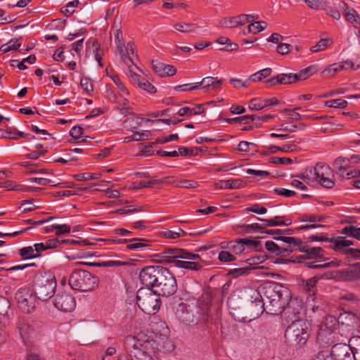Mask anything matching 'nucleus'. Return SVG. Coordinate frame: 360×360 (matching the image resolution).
I'll list each match as a JSON object with an SVG mask.
<instances>
[{
    "instance_id": "nucleus-13",
    "label": "nucleus",
    "mask_w": 360,
    "mask_h": 360,
    "mask_svg": "<svg viewBox=\"0 0 360 360\" xmlns=\"http://www.w3.org/2000/svg\"><path fill=\"white\" fill-rule=\"evenodd\" d=\"M309 172L316 179H319V183L323 187L331 188L335 186V181L329 177L331 171L328 165L316 164L314 168H310Z\"/></svg>"
},
{
    "instance_id": "nucleus-16",
    "label": "nucleus",
    "mask_w": 360,
    "mask_h": 360,
    "mask_svg": "<svg viewBox=\"0 0 360 360\" xmlns=\"http://www.w3.org/2000/svg\"><path fill=\"white\" fill-rule=\"evenodd\" d=\"M53 304L58 310L64 312L72 311L76 306L75 298L67 292H58L54 298Z\"/></svg>"
},
{
    "instance_id": "nucleus-28",
    "label": "nucleus",
    "mask_w": 360,
    "mask_h": 360,
    "mask_svg": "<svg viewBox=\"0 0 360 360\" xmlns=\"http://www.w3.org/2000/svg\"><path fill=\"white\" fill-rule=\"evenodd\" d=\"M301 252L307 253V258L314 259L316 262H321L324 260L323 250L321 248H304L303 247Z\"/></svg>"
},
{
    "instance_id": "nucleus-40",
    "label": "nucleus",
    "mask_w": 360,
    "mask_h": 360,
    "mask_svg": "<svg viewBox=\"0 0 360 360\" xmlns=\"http://www.w3.org/2000/svg\"><path fill=\"white\" fill-rule=\"evenodd\" d=\"M271 72H272V70L271 68H264L263 70H261L251 75L248 78V81L252 82H257L262 81L263 79L269 77L271 75Z\"/></svg>"
},
{
    "instance_id": "nucleus-32",
    "label": "nucleus",
    "mask_w": 360,
    "mask_h": 360,
    "mask_svg": "<svg viewBox=\"0 0 360 360\" xmlns=\"http://www.w3.org/2000/svg\"><path fill=\"white\" fill-rule=\"evenodd\" d=\"M345 65H340L338 63H333L321 72V75L324 78H330L335 76L338 72L345 70Z\"/></svg>"
},
{
    "instance_id": "nucleus-10",
    "label": "nucleus",
    "mask_w": 360,
    "mask_h": 360,
    "mask_svg": "<svg viewBox=\"0 0 360 360\" xmlns=\"http://www.w3.org/2000/svg\"><path fill=\"white\" fill-rule=\"evenodd\" d=\"M360 162V155H352L349 158L339 157L336 158L333 163V167L338 174L340 176L352 179L358 176L360 172L356 169H352L350 162L357 164Z\"/></svg>"
},
{
    "instance_id": "nucleus-41",
    "label": "nucleus",
    "mask_w": 360,
    "mask_h": 360,
    "mask_svg": "<svg viewBox=\"0 0 360 360\" xmlns=\"http://www.w3.org/2000/svg\"><path fill=\"white\" fill-rule=\"evenodd\" d=\"M266 27V22L257 21L255 22L250 23L247 27V31L246 32L244 31L243 34H246L252 33L255 34H257V33L264 30Z\"/></svg>"
},
{
    "instance_id": "nucleus-12",
    "label": "nucleus",
    "mask_w": 360,
    "mask_h": 360,
    "mask_svg": "<svg viewBox=\"0 0 360 360\" xmlns=\"http://www.w3.org/2000/svg\"><path fill=\"white\" fill-rule=\"evenodd\" d=\"M116 53L119 54L122 61L128 67L129 72L134 70V68L141 70L134 62V57L138 58L135 52V45L134 42L129 41L127 44H124L116 47Z\"/></svg>"
},
{
    "instance_id": "nucleus-58",
    "label": "nucleus",
    "mask_w": 360,
    "mask_h": 360,
    "mask_svg": "<svg viewBox=\"0 0 360 360\" xmlns=\"http://www.w3.org/2000/svg\"><path fill=\"white\" fill-rule=\"evenodd\" d=\"M186 233L181 229H178L177 231L167 230L164 232V236L167 238L176 239L181 236H184Z\"/></svg>"
},
{
    "instance_id": "nucleus-21",
    "label": "nucleus",
    "mask_w": 360,
    "mask_h": 360,
    "mask_svg": "<svg viewBox=\"0 0 360 360\" xmlns=\"http://www.w3.org/2000/svg\"><path fill=\"white\" fill-rule=\"evenodd\" d=\"M245 182L241 179L219 180L214 184L218 189H239L245 186Z\"/></svg>"
},
{
    "instance_id": "nucleus-50",
    "label": "nucleus",
    "mask_w": 360,
    "mask_h": 360,
    "mask_svg": "<svg viewBox=\"0 0 360 360\" xmlns=\"http://www.w3.org/2000/svg\"><path fill=\"white\" fill-rule=\"evenodd\" d=\"M316 72V68L314 66H309L307 68L301 70L296 73L299 80H305Z\"/></svg>"
},
{
    "instance_id": "nucleus-24",
    "label": "nucleus",
    "mask_w": 360,
    "mask_h": 360,
    "mask_svg": "<svg viewBox=\"0 0 360 360\" xmlns=\"http://www.w3.org/2000/svg\"><path fill=\"white\" fill-rule=\"evenodd\" d=\"M306 304L307 307L314 312L325 311L327 307L326 302L316 295L307 297Z\"/></svg>"
},
{
    "instance_id": "nucleus-15",
    "label": "nucleus",
    "mask_w": 360,
    "mask_h": 360,
    "mask_svg": "<svg viewBox=\"0 0 360 360\" xmlns=\"http://www.w3.org/2000/svg\"><path fill=\"white\" fill-rule=\"evenodd\" d=\"M162 268L161 266H148L143 268L139 273L141 283L153 289L157 282L158 275L160 274Z\"/></svg>"
},
{
    "instance_id": "nucleus-38",
    "label": "nucleus",
    "mask_w": 360,
    "mask_h": 360,
    "mask_svg": "<svg viewBox=\"0 0 360 360\" xmlns=\"http://www.w3.org/2000/svg\"><path fill=\"white\" fill-rule=\"evenodd\" d=\"M265 84L268 87L275 86L278 84H290L287 74L278 75L276 77L266 80Z\"/></svg>"
},
{
    "instance_id": "nucleus-8",
    "label": "nucleus",
    "mask_w": 360,
    "mask_h": 360,
    "mask_svg": "<svg viewBox=\"0 0 360 360\" xmlns=\"http://www.w3.org/2000/svg\"><path fill=\"white\" fill-rule=\"evenodd\" d=\"M152 290L158 295L169 297L174 294L177 290L175 277L167 269L163 267Z\"/></svg>"
},
{
    "instance_id": "nucleus-33",
    "label": "nucleus",
    "mask_w": 360,
    "mask_h": 360,
    "mask_svg": "<svg viewBox=\"0 0 360 360\" xmlns=\"http://www.w3.org/2000/svg\"><path fill=\"white\" fill-rule=\"evenodd\" d=\"M174 27L181 32L197 33L199 27L195 23L178 22L174 25Z\"/></svg>"
},
{
    "instance_id": "nucleus-53",
    "label": "nucleus",
    "mask_w": 360,
    "mask_h": 360,
    "mask_svg": "<svg viewBox=\"0 0 360 360\" xmlns=\"http://www.w3.org/2000/svg\"><path fill=\"white\" fill-rule=\"evenodd\" d=\"M346 20L351 23H357L359 20L356 11L352 8H347L345 13Z\"/></svg>"
},
{
    "instance_id": "nucleus-14",
    "label": "nucleus",
    "mask_w": 360,
    "mask_h": 360,
    "mask_svg": "<svg viewBox=\"0 0 360 360\" xmlns=\"http://www.w3.org/2000/svg\"><path fill=\"white\" fill-rule=\"evenodd\" d=\"M313 240H326L330 243V248L335 252H340L347 255L348 250H351L352 245H354V242L349 239H347L346 236H335L331 238H318L316 236H312Z\"/></svg>"
},
{
    "instance_id": "nucleus-64",
    "label": "nucleus",
    "mask_w": 360,
    "mask_h": 360,
    "mask_svg": "<svg viewBox=\"0 0 360 360\" xmlns=\"http://www.w3.org/2000/svg\"><path fill=\"white\" fill-rule=\"evenodd\" d=\"M75 176L79 181H88L90 179H96L98 178V174L89 172L78 174Z\"/></svg>"
},
{
    "instance_id": "nucleus-7",
    "label": "nucleus",
    "mask_w": 360,
    "mask_h": 360,
    "mask_svg": "<svg viewBox=\"0 0 360 360\" xmlns=\"http://www.w3.org/2000/svg\"><path fill=\"white\" fill-rule=\"evenodd\" d=\"M56 282L51 274H39L35 277L34 292L39 300L47 301L53 297Z\"/></svg>"
},
{
    "instance_id": "nucleus-60",
    "label": "nucleus",
    "mask_w": 360,
    "mask_h": 360,
    "mask_svg": "<svg viewBox=\"0 0 360 360\" xmlns=\"http://www.w3.org/2000/svg\"><path fill=\"white\" fill-rule=\"evenodd\" d=\"M246 210L258 214H264L267 212V209L266 207L257 203L252 204L250 207H247Z\"/></svg>"
},
{
    "instance_id": "nucleus-39",
    "label": "nucleus",
    "mask_w": 360,
    "mask_h": 360,
    "mask_svg": "<svg viewBox=\"0 0 360 360\" xmlns=\"http://www.w3.org/2000/svg\"><path fill=\"white\" fill-rule=\"evenodd\" d=\"M129 263L127 262H122L119 260H108L98 262L89 263V265L98 267H108V266H126Z\"/></svg>"
},
{
    "instance_id": "nucleus-49",
    "label": "nucleus",
    "mask_w": 360,
    "mask_h": 360,
    "mask_svg": "<svg viewBox=\"0 0 360 360\" xmlns=\"http://www.w3.org/2000/svg\"><path fill=\"white\" fill-rule=\"evenodd\" d=\"M20 46V44L18 42V40L12 39L8 43L3 44L0 47V51L3 53H7L12 50H17Z\"/></svg>"
},
{
    "instance_id": "nucleus-18",
    "label": "nucleus",
    "mask_w": 360,
    "mask_h": 360,
    "mask_svg": "<svg viewBox=\"0 0 360 360\" xmlns=\"http://www.w3.org/2000/svg\"><path fill=\"white\" fill-rule=\"evenodd\" d=\"M128 76L130 81L133 84H136L139 88L150 94L155 93L156 88L147 79L134 72V70L128 73Z\"/></svg>"
},
{
    "instance_id": "nucleus-5",
    "label": "nucleus",
    "mask_w": 360,
    "mask_h": 360,
    "mask_svg": "<svg viewBox=\"0 0 360 360\" xmlns=\"http://www.w3.org/2000/svg\"><path fill=\"white\" fill-rule=\"evenodd\" d=\"M98 276L91 274L86 270L75 269L69 278V285L74 290L81 292L93 290L98 286Z\"/></svg>"
},
{
    "instance_id": "nucleus-2",
    "label": "nucleus",
    "mask_w": 360,
    "mask_h": 360,
    "mask_svg": "<svg viewBox=\"0 0 360 360\" xmlns=\"http://www.w3.org/2000/svg\"><path fill=\"white\" fill-rule=\"evenodd\" d=\"M164 260L174 266L191 271H198L202 268L199 255L190 252L184 249L168 248L164 252Z\"/></svg>"
},
{
    "instance_id": "nucleus-46",
    "label": "nucleus",
    "mask_w": 360,
    "mask_h": 360,
    "mask_svg": "<svg viewBox=\"0 0 360 360\" xmlns=\"http://www.w3.org/2000/svg\"><path fill=\"white\" fill-rule=\"evenodd\" d=\"M250 266L246 265L243 267L230 269L228 274L233 278H237L239 276H247L250 274Z\"/></svg>"
},
{
    "instance_id": "nucleus-37",
    "label": "nucleus",
    "mask_w": 360,
    "mask_h": 360,
    "mask_svg": "<svg viewBox=\"0 0 360 360\" xmlns=\"http://www.w3.org/2000/svg\"><path fill=\"white\" fill-rule=\"evenodd\" d=\"M266 257L264 255H257L250 257L245 260V263L248 266H250V271L252 269H262V266H259L260 264H262Z\"/></svg>"
},
{
    "instance_id": "nucleus-63",
    "label": "nucleus",
    "mask_w": 360,
    "mask_h": 360,
    "mask_svg": "<svg viewBox=\"0 0 360 360\" xmlns=\"http://www.w3.org/2000/svg\"><path fill=\"white\" fill-rule=\"evenodd\" d=\"M56 229V235L60 236L63 234H67L70 232V226L68 224H56L55 226Z\"/></svg>"
},
{
    "instance_id": "nucleus-42",
    "label": "nucleus",
    "mask_w": 360,
    "mask_h": 360,
    "mask_svg": "<svg viewBox=\"0 0 360 360\" xmlns=\"http://www.w3.org/2000/svg\"><path fill=\"white\" fill-rule=\"evenodd\" d=\"M169 176L165 177L162 179H150L148 181H141L139 182L137 188H152L155 184H167L169 183Z\"/></svg>"
},
{
    "instance_id": "nucleus-44",
    "label": "nucleus",
    "mask_w": 360,
    "mask_h": 360,
    "mask_svg": "<svg viewBox=\"0 0 360 360\" xmlns=\"http://www.w3.org/2000/svg\"><path fill=\"white\" fill-rule=\"evenodd\" d=\"M110 77L117 86L119 94L121 95V96L129 95V91L127 90L124 84L122 82L121 79H120L117 75H112L110 76Z\"/></svg>"
},
{
    "instance_id": "nucleus-11",
    "label": "nucleus",
    "mask_w": 360,
    "mask_h": 360,
    "mask_svg": "<svg viewBox=\"0 0 360 360\" xmlns=\"http://www.w3.org/2000/svg\"><path fill=\"white\" fill-rule=\"evenodd\" d=\"M18 308L24 313H32L36 308L37 296L28 288H21L15 294Z\"/></svg>"
},
{
    "instance_id": "nucleus-35",
    "label": "nucleus",
    "mask_w": 360,
    "mask_h": 360,
    "mask_svg": "<svg viewBox=\"0 0 360 360\" xmlns=\"http://www.w3.org/2000/svg\"><path fill=\"white\" fill-rule=\"evenodd\" d=\"M340 233L342 235L360 240V227L347 225L343 227Z\"/></svg>"
},
{
    "instance_id": "nucleus-52",
    "label": "nucleus",
    "mask_w": 360,
    "mask_h": 360,
    "mask_svg": "<svg viewBox=\"0 0 360 360\" xmlns=\"http://www.w3.org/2000/svg\"><path fill=\"white\" fill-rule=\"evenodd\" d=\"M325 105L328 108H345L347 105V101L342 98L333 99L326 101Z\"/></svg>"
},
{
    "instance_id": "nucleus-47",
    "label": "nucleus",
    "mask_w": 360,
    "mask_h": 360,
    "mask_svg": "<svg viewBox=\"0 0 360 360\" xmlns=\"http://www.w3.org/2000/svg\"><path fill=\"white\" fill-rule=\"evenodd\" d=\"M227 248L235 255H240L245 250V248L243 247L240 240L228 242Z\"/></svg>"
},
{
    "instance_id": "nucleus-4",
    "label": "nucleus",
    "mask_w": 360,
    "mask_h": 360,
    "mask_svg": "<svg viewBox=\"0 0 360 360\" xmlns=\"http://www.w3.org/2000/svg\"><path fill=\"white\" fill-rule=\"evenodd\" d=\"M309 337V324L303 320L292 322L285 331V341L292 348H300L304 345Z\"/></svg>"
},
{
    "instance_id": "nucleus-25",
    "label": "nucleus",
    "mask_w": 360,
    "mask_h": 360,
    "mask_svg": "<svg viewBox=\"0 0 360 360\" xmlns=\"http://www.w3.org/2000/svg\"><path fill=\"white\" fill-rule=\"evenodd\" d=\"M340 274L346 281H360V263L341 271Z\"/></svg>"
},
{
    "instance_id": "nucleus-48",
    "label": "nucleus",
    "mask_w": 360,
    "mask_h": 360,
    "mask_svg": "<svg viewBox=\"0 0 360 360\" xmlns=\"http://www.w3.org/2000/svg\"><path fill=\"white\" fill-rule=\"evenodd\" d=\"M79 4V0H73L66 4L65 6L61 8V12L67 17L70 16L75 12V8Z\"/></svg>"
},
{
    "instance_id": "nucleus-57",
    "label": "nucleus",
    "mask_w": 360,
    "mask_h": 360,
    "mask_svg": "<svg viewBox=\"0 0 360 360\" xmlns=\"http://www.w3.org/2000/svg\"><path fill=\"white\" fill-rule=\"evenodd\" d=\"M80 85L83 90L87 94H90L94 91L92 82L86 77H83L80 80Z\"/></svg>"
},
{
    "instance_id": "nucleus-45",
    "label": "nucleus",
    "mask_w": 360,
    "mask_h": 360,
    "mask_svg": "<svg viewBox=\"0 0 360 360\" xmlns=\"http://www.w3.org/2000/svg\"><path fill=\"white\" fill-rule=\"evenodd\" d=\"M168 184H171L176 187L186 188H195L198 186V183L196 181H193V180H188V179L174 181L172 182H170L169 181Z\"/></svg>"
},
{
    "instance_id": "nucleus-29",
    "label": "nucleus",
    "mask_w": 360,
    "mask_h": 360,
    "mask_svg": "<svg viewBox=\"0 0 360 360\" xmlns=\"http://www.w3.org/2000/svg\"><path fill=\"white\" fill-rule=\"evenodd\" d=\"M284 217L276 216L274 218L264 219L257 217V219L262 222H267L269 226H290L292 224V220L290 219H283Z\"/></svg>"
},
{
    "instance_id": "nucleus-54",
    "label": "nucleus",
    "mask_w": 360,
    "mask_h": 360,
    "mask_svg": "<svg viewBox=\"0 0 360 360\" xmlns=\"http://www.w3.org/2000/svg\"><path fill=\"white\" fill-rule=\"evenodd\" d=\"M118 103L121 106L120 111L122 114L127 115L128 114H132L133 110L131 106L129 104V101L125 98H122L120 101H118Z\"/></svg>"
},
{
    "instance_id": "nucleus-59",
    "label": "nucleus",
    "mask_w": 360,
    "mask_h": 360,
    "mask_svg": "<svg viewBox=\"0 0 360 360\" xmlns=\"http://www.w3.org/2000/svg\"><path fill=\"white\" fill-rule=\"evenodd\" d=\"M328 46V40L326 39H320L316 45L310 48L312 52H319L325 50Z\"/></svg>"
},
{
    "instance_id": "nucleus-9",
    "label": "nucleus",
    "mask_w": 360,
    "mask_h": 360,
    "mask_svg": "<svg viewBox=\"0 0 360 360\" xmlns=\"http://www.w3.org/2000/svg\"><path fill=\"white\" fill-rule=\"evenodd\" d=\"M312 360H354L351 348L346 344H336L331 350L321 351Z\"/></svg>"
},
{
    "instance_id": "nucleus-55",
    "label": "nucleus",
    "mask_w": 360,
    "mask_h": 360,
    "mask_svg": "<svg viewBox=\"0 0 360 360\" xmlns=\"http://www.w3.org/2000/svg\"><path fill=\"white\" fill-rule=\"evenodd\" d=\"M248 108L251 110H260L264 108L263 99L260 98H255L250 101Z\"/></svg>"
},
{
    "instance_id": "nucleus-27",
    "label": "nucleus",
    "mask_w": 360,
    "mask_h": 360,
    "mask_svg": "<svg viewBox=\"0 0 360 360\" xmlns=\"http://www.w3.org/2000/svg\"><path fill=\"white\" fill-rule=\"evenodd\" d=\"M223 82L222 79H219L217 77H207L202 79L201 84H202V89L208 92L219 89Z\"/></svg>"
},
{
    "instance_id": "nucleus-23",
    "label": "nucleus",
    "mask_w": 360,
    "mask_h": 360,
    "mask_svg": "<svg viewBox=\"0 0 360 360\" xmlns=\"http://www.w3.org/2000/svg\"><path fill=\"white\" fill-rule=\"evenodd\" d=\"M176 314L179 320L182 323L188 324L191 322H193V314L190 310L189 306L185 303L182 302L179 304Z\"/></svg>"
},
{
    "instance_id": "nucleus-26",
    "label": "nucleus",
    "mask_w": 360,
    "mask_h": 360,
    "mask_svg": "<svg viewBox=\"0 0 360 360\" xmlns=\"http://www.w3.org/2000/svg\"><path fill=\"white\" fill-rule=\"evenodd\" d=\"M150 247V241L143 238L129 239L126 248L131 250H143Z\"/></svg>"
},
{
    "instance_id": "nucleus-62",
    "label": "nucleus",
    "mask_w": 360,
    "mask_h": 360,
    "mask_svg": "<svg viewBox=\"0 0 360 360\" xmlns=\"http://www.w3.org/2000/svg\"><path fill=\"white\" fill-rule=\"evenodd\" d=\"M265 248L267 250L271 253H275L276 255H278L281 252V248L273 241H266L265 243Z\"/></svg>"
},
{
    "instance_id": "nucleus-43",
    "label": "nucleus",
    "mask_w": 360,
    "mask_h": 360,
    "mask_svg": "<svg viewBox=\"0 0 360 360\" xmlns=\"http://www.w3.org/2000/svg\"><path fill=\"white\" fill-rule=\"evenodd\" d=\"M19 255L23 258V259H32L38 257L40 256V254L36 253L34 249V247L32 246H27L22 248L19 250Z\"/></svg>"
},
{
    "instance_id": "nucleus-56",
    "label": "nucleus",
    "mask_w": 360,
    "mask_h": 360,
    "mask_svg": "<svg viewBox=\"0 0 360 360\" xmlns=\"http://www.w3.org/2000/svg\"><path fill=\"white\" fill-rule=\"evenodd\" d=\"M218 259L220 262H229L235 261L236 257L233 253L232 254L229 251L222 250L219 253Z\"/></svg>"
},
{
    "instance_id": "nucleus-51",
    "label": "nucleus",
    "mask_w": 360,
    "mask_h": 360,
    "mask_svg": "<svg viewBox=\"0 0 360 360\" xmlns=\"http://www.w3.org/2000/svg\"><path fill=\"white\" fill-rule=\"evenodd\" d=\"M1 186L7 188L8 190H13V191H35L37 189H39V188H31V187L22 189L20 186L15 184V183H14L11 181H6L4 182L3 185Z\"/></svg>"
},
{
    "instance_id": "nucleus-34",
    "label": "nucleus",
    "mask_w": 360,
    "mask_h": 360,
    "mask_svg": "<svg viewBox=\"0 0 360 360\" xmlns=\"http://www.w3.org/2000/svg\"><path fill=\"white\" fill-rule=\"evenodd\" d=\"M203 111V107L200 105H198L193 108H191L189 107H183L178 110L177 114L181 117L192 116L195 115H200L202 113Z\"/></svg>"
},
{
    "instance_id": "nucleus-20",
    "label": "nucleus",
    "mask_w": 360,
    "mask_h": 360,
    "mask_svg": "<svg viewBox=\"0 0 360 360\" xmlns=\"http://www.w3.org/2000/svg\"><path fill=\"white\" fill-rule=\"evenodd\" d=\"M152 68L160 77L172 76L176 72V69L174 66L158 60L152 61Z\"/></svg>"
},
{
    "instance_id": "nucleus-17",
    "label": "nucleus",
    "mask_w": 360,
    "mask_h": 360,
    "mask_svg": "<svg viewBox=\"0 0 360 360\" xmlns=\"http://www.w3.org/2000/svg\"><path fill=\"white\" fill-rule=\"evenodd\" d=\"M255 18V17L252 15L241 14L237 16L224 18L220 20L219 24L225 28H233L250 22Z\"/></svg>"
},
{
    "instance_id": "nucleus-30",
    "label": "nucleus",
    "mask_w": 360,
    "mask_h": 360,
    "mask_svg": "<svg viewBox=\"0 0 360 360\" xmlns=\"http://www.w3.org/2000/svg\"><path fill=\"white\" fill-rule=\"evenodd\" d=\"M276 240H280L285 243L288 244L290 251H293L294 250L298 249L301 251L302 250V243L300 239L293 238V237H286V236H279L274 238Z\"/></svg>"
},
{
    "instance_id": "nucleus-22",
    "label": "nucleus",
    "mask_w": 360,
    "mask_h": 360,
    "mask_svg": "<svg viewBox=\"0 0 360 360\" xmlns=\"http://www.w3.org/2000/svg\"><path fill=\"white\" fill-rule=\"evenodd\" d=\"M16 328L24 342H26L34 334V328L25 319H19Z\"/></svg>"
},
{
    "instance_id": "nucleus-19",
    "label": "nucleus",
    "mask_w": 360,
    "mask_h": 360,
    "mask_svg": "<svg viewBox=\"0 0 360 360\" xmlns=\"http://www.w3.org/2000/svg\"><path fill=\"white\" fill-rule=\"evenodd\" d=\"M355 316L354 314L352 313H344L341 314L338 319V323H344V321L349 320L352 321L353 319H354ZM337 319L333 316H328L326 317L325 321L321 325V327H325V330H327L328 331H332L336 325Z\"/></svg>"
},
{
    "instance_id": "nucleus-31",
    "label": "nucleus",
    "mask_w": 360,
    "mask_h": 360,
    "mask_svg": "<svg viewBox=\"0 0 360 360\" xmlns=\"http://www.w3.org/2000/svg\"><path fill=\"white\" fill-rule=\"evenodd\" d=\"M320 278L314 276L306 280L303 284L304 290L308 294V297L315 295L316 293V283Z\"/></svg>"
},
{
    "instance_id": "nucleus-36",
    "label": "nucleus",
    "mask_w": 360,
    "mask_h": 360,
    "mask_svg": "<svg viewBox=\"0 0 360 360\" xmlns=\"http://www.w3.org/2000/svg\"><path fill=\"white\" fill-rule=\"evenodd\" d=\"M354 360H360V336H354L349 339V345Z\"/></svg>"
},
{
    "instance_id": "nucleus-3",
    "label": "nucleus",
    "mask_w": 360,
    "mask_h": 360,
    "mask_svg": "<svg viewBox=\"0 0 360 360\" xmlns=\"http://www.w3.org/2000/svg\"><path fill=\"white\" fill-rule=\"evenodd\" d=\"M124 345L136 360H142L151 356L155 352V341L147 335L139 333L134 336H127Z\"/></svg>"
},
{
    "instance_id": "nucleus-6",
    "label": "nucleus",
    "mask_w": 360,
    "mask_h": 360,
    "mask_svg": "<svg viewBox=\"0 0 360 360\" xmlns=\"http://www.w3.org/2000/svg\"><path fill=\"white\" fill-rule=\"evenodd\" d=\"M139 307L148 315L157 314L161 306V300L151 288H141L136 292Z\"/></svg>"
},
{
    "instance_id": "nucleus-61",
    "label": "nucleus",
    "mask_w": 360,
    "mask_h": 360,
    "mask_svg": "<svg viewBox=\"0 0 360 360\" xmlns=\"http://www.w3.org/2000/svg\"><path fill=\"white\" fill-rule=\"evenodd\" d=\"M230 83L232 84V86L236 89H240L241 87L246 88L249 86L250 81H248V79L245 81H243L240 79H231Z\"/></svg>"
},
{
    "instance_id": "nucleus-1",
    "label": "nucleus",
    "mask_w": 360,
    "mask_h": 360,
    "mask_svg": "<svg viewBox=\"0 0 360 360\" xmlns=\"http://www.w3.org/2000/svg\"><path fill=\"white\" fill-rule=\"evenodd\" d=\"M260 290L254 292L255 301L249 305L253 319L259 317L264 310L271 314H280L288 305L291 298L290 290L279 283H267Z\"/></svg>"
}]
</instances>
